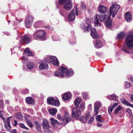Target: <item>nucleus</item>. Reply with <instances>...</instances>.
Listing matches in <instances>:
<instances>
[{
	"instance_id": "obj_25",
	"label": "nucleus",
	"mask_w": 133,
	"mask_h": 133,
	"mask_svg": "<svg viewBox=\"0 0 133 133\" xmlns=\"http://www.w3.org/2000/svg\"><path fill=\"white\" fill-rule=\"evenodd\" d=\"M91 28V26L89 25H88L86 27L84 24H82L81 25V28L82 29H84V31L85 32H89V30H90Z\"/></svg>"
},
{
	"instance_id": "obj_8",
	"label": "nucleus",
	"mask_w": 133,
	"mask_h": 133,
	"mask_svg": "<svg viewBox=\"0 0 133 133\" xmlns=\"http://www.w3.org/2000/svg\"><path fill=\"white\" fill-rule=\"evenodd\" d=\"M45 60L48 63L51 62L52 64L58 66L59 65V61L55 57H51L46 58H45Z\"/></svg>"
},
{
	"instance_id": "obj_26",
	"label": "nucleus",
	"mask_w": 133,
	"mask_h": 133,
	"mask_svg": "<svg viewBox=\"0 0 133 133\" xmlns=\"http://www.w3.org/2000/svg\"><path fill=\"white\" fill-rule=\"evenodd\" d=\"M87 120L88 121V123L91 124L94 121V116H91L90 115V113H88V115L87 116Z\"/></svg>"
},
{
	"instance_id": "obj_20",
	"label": "nucleus",
	"mask_w": 133,
	"mask_h": 133,
	"mask_svg": "<svg viewBox=\"0 0 133 133\" xmlns=\"http://www.w3.org/2000/svg\"><path fill=\"white\" fill-rule=\"evenodd\" d=\"M30 39L29 37L26 36H24L22 39L20 41V42H23L25 44H28L30 42Z\"/></svg>"
},
{
	"instance_id": "obj_24",
	"label": "nucleus",
	"mask_w": 133,
	"mask_h": 133,
	"mask_svg": "<svg viewBox=\"0 0 133 133\" xmlns=\"http://www.w3.org/2000/svg\"><path fill=\"white\" fill-rule=\"evenodd\" d=\"M24 53L26 55L30 56H33L34 54L33 52L30 51L29 48H26L24 52Z\"/></svg>"
},
{
	"instance_id": "obj_46",
	"label": "nucleus",
	"mask_w": 133,
	"mask_h": 133,
	"mask_svg": "<svg viewBox=\"0 0 133 133\" xmlns=\"http://www.w3.org/2000/svg\"><path fill=\"white\" fill-rule=\"evenodd\" d=\"M39 23L40 22L39 21L35 22L34 24V28H37L38 27Z\"/></svg>"
},
{
	"instance_id": "obj_43",
	"label": "nucleus",
	"mask_w": 133,
	"mask_h": 133,
	"mask_svg": "<svg viewBox=\"0 0 133 133\" xmlns=\"http://www.w3.org/2000/svg\"><path fill=\"white\" fill-rule=\"evenodd\" d=\"M26 122L29 126L30 128H32L33 126V125L32 124L31 120L29 121V120H28Z\"/></svg>"
},
{
	"instance_id": "obj_16",
	"label": "nucleus",
	"mask_w": 133,
	"mask_h": 133,
	"mask_svg": "<svg viewBox=\"0 0 133 133\" xmlns=\"http://www.w3.org/2000/svg\"><path fill=\"white\" fill-rule=\"evenodd\" d=\"M40 65H39V68L42 70L44 69H48V64L45 61H42L39 62Z\"/></svg>"
},
{
	"instance_id": "obj_17",
	"label": "nucleus",
	"mask_w": 133,
	"mask_h": 133,
	"mask_svg": "<svg viewBox=\"0 0 133 133\" xmlns=\"http://www.w3.org/2000/svg\"><path fill=\"white\" fill-rule=\"evenodd\" d=\"M105 22L107 26V27H110L112 24L111 20V16L110 15L107 16L105 20Z\"/></svg>"
},
{
	"instance_id": "obj_10",
	"label": "nucleus",
	"mask_w": 133,
	"mask_h": 133,
	"mask_svg": "<svg viewBox=\"0 0 133 133\" xmlns=\"http://www.w3.org/2000/svg\"><path fill=\"white\" fill-rule=\"evenodd\" d=\"M34 17L32 16H29L26 18L25 24L26 27L29 28L31 26L33 22Z\"/></svg>"
},
{
	"instance_id": "obj_58",
	"label": "nucleus",
	"mask_w": 133,
	"mask_h": 133,
	"mask_svg": "<svg viewBox=\"0 0 133 133\" xmlns=\"http://www.w3.org/2000/svg\"><path fill=\"white\" fill-rule=\"evenodd\" d=\"M83 95L85 98H86L88 96V95L85 93H83Z\"/></svg>"
},
{
	"instance_id": "obj_37",
	"label": "nucleus",
	"mask_w": 133,
	"mask_h": 133,
	"mask_svg": "<svg viewBox=\"0 0 133 133\" xmlns=\"http://www.w3.org/2000/svg\"><path fill=\"white\" fill-rule=\"evenodd\" d=\"M102 115H99L96 117V119L97 122H101L103 121L104 120L102 118Z\"/></svg>"
},
{
	"instance_id": "obj_31",
	"label": "nucleus",
	"mask_w": 133,
	"mask_h": 133,
	"mask_svg": "<svg viewBox=\"0 0 133 133\" xmlns=\"http://www.w3.org/2000/svg\"><path fill=\"white\" fill-rule=\"evenodd\" d=\"M71 97V95L70 93H66L63 97V99L65 100L69 99Z\"/></svg>"
},
{
	"instance_id": "obj_14",
	"label": "nucleus",
	"mask_w": 133,
	"mask_h": 133,
	"mask_svg": "<svg viewBox=\"0 0 133 133\" xmlns=\"http://www.w3.org/2000/svg\"><path fill=\"white\" fill-rule=\"evenodd\" d=\"M107 8L106 6L101 5L98 7L97 11L98 12L100 13L105 14H104L107 12Z\"/></svg>"
},
{
	"instance_id": "obj_28",
	"label": "nucleus",
	"mask_w": 133,
	"mask_h": 133,
	"mask_svg": "<svg viewBox=\"0 0 133 133\" xmlns=\"http://www.w3.org/2000/svg\"><path fill=\"white\" fill-rule=\"evenodd\" d=\"M107 98L110 100H113L117 101L118 100V97L115 95H112L107 96Z\"/></svg>"
},
{
	"instance_id": "obj_49",
	"label": "nucleus",
	"mask_w": 133,
	"mask_h": 133,
	"mask_svg": "<svg viewBox=\"0 0 133 133\" xmlns=\"http://www.w3.org/2000/svg\"><path fill=\"white\" fill-rule=\"evenodd\" d=\"M81 8L83 9H85L86 8V6L85 4L81 2Z\"/></svg>"
},
{
	"instance_id": "obj_62",
	"label": "nucleus",
	"mask_w": 133,
	"mask_h": 133,
	"mask_svg": "<svg viewBox=\"0 0 133 133\" xmlns=\"http://www.w3.org/2000/svg\"><path fill=\"white\" fill-rule=\"evenodd\" d=\"M96 55L98 56H99L101 55V53L99 52H96Z\"/></svg>"
},
{
	"instance_id": "obj_40",
	"label": "nucleus",
	"mask_w": 133,
	"mask_h": 133,
	"mask_svg": "<svg viewBox=\"0 0 133 133\" xmlns=\"http://www.w3.org/2000/svg\"><path fill=\"white\" fill-rule=\"evenodd\" d=\"M122 107L120 105L118 106L116 109H115V113L117 114L118 112V111L120 109H122Z\"/></svg>"
},
{
	"instance_id": "obj_30",
	"label": "nucleus",
	"mask_w": 133,
	"mask_h": 133,
	"mask_svg": "<svg viewBox=\"0 0 133 133\" xmlns=\"http://www.w3.org/2000/svg\"><path fill=\"white\" fill-rule=\"evenodd\" d=\"M49 111L50 114L54 116L57 112V109L56 108H50L49 109Z\"/></svg>"
},
{
	"instance_id": "obj_51",
	"label": "nucleus",
	"mask_w": 133,
	"mask_h": 133,
	"mask_svg": "<svg viewBox=\"0 0 133 133\" xmlns=\"http://www.w3.org/2000/svg\"><path fill=\"white\" fill-rule=\"evenodd\" d=\"M4 113V111L2 110V111H0V117L1 118L3 119V114Z\"/></svg>"
},
{
	"instance_id": "obj_63",
	"label": "nucleus",
	"mask_w": 133,
	"mask_h": 133,
	"mask_svg": "<svg viewBox=\"0 0 133 133\" xmlns=\"http://www.w3.org/2000/svg\"><path fill=\"white\" fill-rule=\"evenodd\" d=\"M91 107L92 105L91 104H89L88 106V108L89 109H91Z\"/></svg>"
},
{
	"instance_id": "obj_3",
	"label": "nucleus",
	"mask_w": 133,
	"mask_h": 133,
	"mask_svg": "<svg viewBox=\"0 0 133 133\" xmlns=\"http://www.w3.org/2000/svg\"><path fill=\"white\" fill-rule=\"evenodd\" d=\"M46 33L45 31L42 30H39L35 31L33 34L35 37L43 40L46 39L45 35Z\"/></svg>"
},
{
	"instance_id": "obj_39",
	"label": "nucleus",
	"mask_w": 133,
	"mask_h": 133,
	"mask_svg": "<svg viewBox=\"0 0 133 133\" xmlns=\"http://www.w3.org/2000/svg\"><path fill=\"white\" fill-rule=\"evenodd\" d=\"M16 117L19 120H21L22 119V115L20 112L16 113Z\"/></svg>"
},
{
	"instance_id": "obj_18",
	"label": "nucleus",
	"mask_w": 133,
	"mask_h": 133,
	"mask_svg": "<svg viewBox=\"0 0 133 133\" xmlns=\"http://www.w3.org/2000/svg\"><path fill=\"white\" fill-rule=\"evenodd\" d=\"M124 18L127 21H130L132 17L131 12L130 11L127 12L124 15Z\"/></svg>"
},
{
	"instance_id": "obj_34",
	"label": "nucleus",
	"mask_w": 133,
	"mask_h": 133,
	"mask_svg": "<svg viewBox=\"0 0 133 133\" xmlns=\"http://www.w3.org/2000/svg\"><path fill=\"white\" fill-rule=\"evenodd\" d=\"M34 65V64L33 63L29 62L26 64V67L29 69H31L33 68Z\"/></svg>"
},
{
	"instance_id": "obj_57",
	"label": "nucleus",
	"mask_w": 133,
	"mask_h": 133,
	"mask_svg": "<svg viewBox=\"0 0 133 133\" xmlns=\"http://www.w3.org/2000/svg\"><path fill=\"white\" fill-rule=\"evenodd\" d=\"M118 103H115L114 104L112 105H111V106L112 107L114 108L116 106H117L118 105Z\"/></svg>"
},
{
	"instance_id": "obj_27",
	"label": "nucleus",
	"mask_w": 133,
	"mask_h": 133,
	"mask_svg": "<svg viewBox=\"0 0 133 133\" xmlns=\"http://www.w3.org/2000/svg\"><path fill=\"white\" fill-rule=\"evenodd\" d=\"M66 72V74L65 76L66 78H68L70 77L74 74V71L72 69H69L68 71L67 70Z\"/></svg>"
},
{
	"instance_id": "obj_5",
	"label": "nucleus",
	"mask_w": 133,
	"mask_h": 133,
	"mask_svg": "<svg viewBox=\"0 0 133 133\" xmlns=\"http://www.w3.org/2000/svg\"><path fill=\"white\" fill-rule=\"evenodd\" d=\"M120 8V6L117 4H114L110 6L109 8V13L110 15H112V17H114L117 14V11Z\"/></svg>"
},
{
	"instance_id": "obj_35",
	"label": "nucleus",
	"mask_w": 133,
	"mask_h": 133,
	"mask_svg": "<svg viewBox=\"0 0 133 133\" xmlns=\"http://www.w3.org/2000/svg\"><path fill=\"white\" fill-rule=\"evenodd\" d=\"M125 35V34L124 32H121L118 35L117 38L118 39H122L124 37Z\"/></svg>"
},
{
	"instance_id": "obj_64",
	"label": "nucleus",
	"mask_w": 133,
	"mask_h": 133,
	"mask_svg": "<svg viewBox=\"0 0 133 133\" xmlns=\"http://www.w3.org/2000/svg\"><path fill=\"white\" fill-rule=\"evenodd\" d=\"M131 124L132 127H133V117L132 118L131 120Z\"/></svg>"
},
{
	"instance_id": "obj_19",
	"label": "nucleus",
	"mask_w": 133,
	"mask_h": 133,
	"mask_svg": "<svg viewBox=\"0 0 133 133\" xmlns=\"http://www.w3.org/2000/svg\"><path fill=\"white\" fill-rule=\"evenodd\" d=\"M75 10H72L71 13L69 15L68 18L70 21H73L74 20L75 17Z\"/></svg>"
},
{
	"instance_id": "obj_21",
	"label": "nucleus",
	"mask_w": 133,
	"mask_h": 133,
	"mask_svg": "<svg viewBox=\"0 0 133 133\" xmlns=\"http://www.w3.org/2000/svg\"><path fill=\"white\" fill-rule=\"evenodd\" d=\"M88 115V113L86 114L85 116H82L80 117L79 119L80 121L82 123H85L87 121V116Z\"/></svg>"
},
{
	"instance_id": "obj_45",
	"label": "nucleus",
	"mask_w": 133,
	"mask_h": 133,
	"mask_svg": "<svg viewBox=\"0 0 133 133\" xmlns=\"http://www.w3.org/2000/svg\"><path fill=\"white\" fill-rule=\"evenodd\" d=\"M113 109H114V108L111 106V105H110L108 108V111L110 115L111 114V112L112 111Z\"/></svg>"
},
{
	"instance_id": "obj_12",
	"label": "nucleus",
	"mask_w": 133,
	"mask_h": 133,
	"mask_svg": "<svg viewBox=\"0 0 133 133\" xmlns=\"http://www.w3.org/2000/svg\"><path fill=\"white\" fill-rule=\"evenodd\" d=\"M90 30H91V36L93 38L95 39L99 37V36L97 34L95 28L91 27Z\"/></svg>"
},
{
	"instance_id": "obj_29",
	"label": "nucleus",
	"mask_w": 133,
	"mask_h": 133,
	"mask_svg": "<svg viewBox=\"0 0 133 133\" xmlns=\"http://www.w3.org/2000/svg\"><path fill=\"white\" fill-rule=\"evenodd\" d=\"M4 126L6 128H8L7 129L9 130L11 127V126L10 124V120L9 117L8 118L6 119V121L5 122Z\"/></svg>"
},
{
	"instance_id": "obj_6",
	"label": "nucleus",
	"mask_w": 133,
	"mask_h": 133,
	"mask_svg": "<svg viewBox=\"0 0 133 133\" xmlns=\"http://www.w3.org/2000/svg\"><path fill=\"white\" fill-rule=\"evenodd\" d=\"M68 69L64 67L63 66H61V68H59L58 71H56L55 73V76L58 77H64V74L66 72Z\"/></svg>"
},
{
	"instance_id": "obj_23",
	"label": "nucleus",
	"mask_w": 133,
	"mask_h": 133,
	"mask_svg": "<svg viewBox=\"0 0 133 133\" xmlns=\"http://www.w3.org/2000/svg\"><path fill=\"white\" fill-rule=\"evenodd\" d=\"M34 122L37 131L39 132H41V129L40 123L37 121H35Z\"/></svg>"
},
{
	"instance_id": "obj_36",
	"label": "nucleus",
	"mask_w": 133,
	"mask_h": 133,
	"mask_svg": "<svg viewBox=\"0 0 133 133\" xmlns=\"http://www.w3.org/2000/svg\"><path fill=\"white\" fill-rule=\"evenodd\" d=\"M81 98H77L74 101V104L76 107L78 106L81 102Z\"/></svg>"
},
{
	"instance_id": "obj_9",
	"label": "nucleus",
	"mask_w": 133,
	"mask_h": 133,
	"mask_svg": "<svg viewBox=\"0 0 133 133\" xmlns=\"http://www.w3.org/2000/svg\"><path fill=\"white\" fill-rule=\"evenodd\" d=\"M48 104L58 106L60 104V102L58 100H55L53 97H48L47 99Z\"/></svg>"
},
{
	"instance_id": "obj_54",
	"label": "nucleus",
	"mask_w": 133,
	"mask_h": 133,
	"mask_svg": "<svg viewBox=\"0 0 133 133\" xmlns=\"http://www.w3.org/2000/svg\"><path fill=\"white\" fill-rule=\"evenodd\" d=\"M22 60H23L24 62H26L27 61L26 58L25 56H23L22 58Z\"/></svg>"
},
{
	"instance_id": "obj_32",
	"label": "nucleus",
	"mask_w": 133,
	"mask_h": 133,
	"mask_svg": "<svg viewBox=\"0 0 133 133\" xmlns=\"http://www.w3.org/2000/svg\"><path fill=\"white\" fill-rule=\"evenodd\" d=\"M121 101L122 103L126 104L127 106L133 107V105L126 101L124 99H122Z\"/></svg>"
},
{
	"instance_id": "obj_41",
	"label": "nucleus",
	"mask_w": 133,
	"mask_h": 133,
	"mask_svg": "<svg viewBox=\"0 0 133 133\" xmlns=\"http://www.w3.org/2000/svg\"><path fill=\"white\" fill-rule=\"evenodd\" d=\"M4 103L3 101L0 100V110H3L4 108Z\"/></svg>"
},
{
	"instance_id": "obj_13",
	"label": "nucleus",
	"mask_w": 133,
	"mask_h": 133,
	"mask_svg": "<svg viewBox=\"0 0 133 133\" xmlns=\"http://www.w3.org/2000/svg\"><path fill=\"white\" fill-rule=\"evenodd\" d=\"M42 125L43 127V129L45 130L46 129L48 131L49 129V122L46 119L43 120L42 124Z\"/></svg>"
},
{
	"instance_id": "obj_4",
	"label": "nucleus",
	"mask_w": 133,
	"mask_h": 133,
	"mask_svg": "<svg viewBox=\"0 0 133 133\" xmlns=\"http://www.w3.org/2000/svg\"><path fill=\"white\" fill-rule=\"evenodd\" d=\"M59 3L61 5L63 4V8L66 10H69L72 8L71 0H59Z\"/></svg>"
},
{
	"instance_id": "obj_7",
	"label": "nucleus",
	"mask_w": 133,
	"mask_h": 133,
	"mask_svg": "<svg viewBox=\"0 0 133 133\" xmlns=\"http://www.w3.org/2000/svg\"><path fill=\"white\" fill-rule=\"evenodd\" d=\"M108 15H96L95 19V24H100L99 22H102L105 20Z\"/></svg>"
},
{
	"instance_id": "obj_11",
	"label": "nucleus",
	"mask_w": 133,
	"mask_h": 133,
	"mask_svg": "<svg viewBox=\"0 0 133 133\" xmlns=\"http://www.w3.org/2000/svg\"><path fill=\"white\" fill-rule=\"evenodd\" d=\"M62 120L63 122L65 123L66 124L71 121V118L69 117V114L68 112H65Z\"/></svg>"
},
{
	"instance_id": "obj_2",
	"label": "nucleus",
	"mask_w": 133,
	"mask_h": 133,
	"mask_svg": "<svg viewBox=\"0 0 133 133\" xmlns=\"http://www.w3.org/2000/svg\"><path fill=\"white\" fill-rule=\"evenodd\" d=\"M85 104L84 102H82L79 108H73L72 110V116L77 119L81 115V112L85 109Z\"/></svg>"
},
{
	"instance_id": "obj_22",
	"label": "nucleus",
	"mask_w": 133,
	"mask_h": 133,
	"mask_svg": "<svg viewBox=\"0 0 133 133\" xmlns=\"http://www.w3.org/2000/svg\"><path fill=\"white\" fill-rule=\"evenodd\" d=\"M26 102L30 104H33L35 103L34 99L31 97H28L25 99Z\"/></svg>"
},
{
	"instance_id": "obj_60",
	"label": "nucleus",
	"mask_w": 133,
	"mask_h": 133,
	"mask_svg": "<svg viewBox=\"0 0 133 133\" xmlns=\"http://www.w3.org/2000/svg\"><path fill=\"white\" fill-rule=\"evenodd\" d=\"M97 125L98 127H101L102 126V124L99 123H97Z\"/></svg>"
},
{
	"instance_id": "obj_38",
	"label": "nucleus",
	"mask_w": 133,
	"mask_h": 133,
	"mask_svg": "<svg viewBox=\"0 0 133 133\" xmlns=\"http://www.w3.org/2000/svg\"><path fill=\"white\" fill-rule=\"evenodd\" d=\"M50 119L51 120V124L53 126H54L56 124L57 125L59 123L57 120L53 118H51Z\"/></svg>"
},
{
	"instance_id": "obj_61",
	"label": "nucleus",
	"mask_w": 133,
	"mask_h": 133,
	"mask_svg": "<svg viewBox=\"0 0 133 133\" xmlns=\"http://www.w3.org/2000/svg\"><path fill=\"white\" fill-rule=\"evenodd\" d=\"M11 133H17V132L16 130L14 129L12 130Z\"/></svg>"
},
{
	"instance_id": "obj_55",
	"label": "nucleus",
	"mask_w": 133,
	"mask_h": 133,
	"mask_svg": "<svg viewBox=\"0 0 133 133\" xmlns=\"http://www.w3.org/2000/svg\"><path fill=\"white\" fill-rule=\"evenodd\" d=\"M126 111L127 112L130 114L131 112V110L129 108L127 109Z\"/></svg>"
},
{
	"instance_id": "obj_15",
	"label": "nucleus",
	"mask_w": 133,
	"mask_h": 133,
	"mask_svg": "<svg viewBox=\"0 0 133 133\" xmlns=\"http://www.w3.org/2000/svg\"><path fill=\"white\" fill-rule=\"evenodd\" d=\"M94 112L96 115H97L98 113V111L100 107L101 104L100 102L98 101L95 102L94 104Z\"/></svg>"
},
{
	"instance_id": "obj_47",
	"label": "nucleus",
	"mask_w": 133,
	"mask_h": 133,
	"mask_svg": "<svg viewBox=\"0 0 133 133\" xmlns=\"http://www.w3.org/2000/svg\"><path fill=\"white\" fill-rule=\"evenodd\" d=\"M19 126L21 128L27 130H29V129L25 126L24 125L23 123H21L19 124Z\"/></svg>"
},
{
	"instance_id": "obj_59",
	"label": "nucleus",
	"mask_w": 133,
	"mask_h": 133,
	"mask_svg": "<svg viewBox=\"0 0 133 133\" xmlns=\"http://www.w3.org/2000/svg\"><path fill=\"white\" fill-rule=\"evenodd\" d=\"M128 79H130L131 82L133 83V77H130L128 78Z\"/></svg>"
},
{
	"instance_id": "obj_48",
	"label": "nucleus",
	"mask_w": 133,
	"mask_h": 133,
	"mask_svg": "<svg viewBox=\"0 0 133 133\" xmlns=\"http://www.w3.org/2000/svg\"><path fill=\"white\" fill-rule=\"evenodd\" d=\"M25 119L26 121L28 120H29V121L31 119V118L30 116L29 115H27L25 116Z\"/></svg>"
},
{
	"instance_id": "obj_1",
	"label": "nucleus",
	"mask_w": 133,
	"mask_h": 133,
	"mask_svg": "<svg viewBox=\"0 0 133 133\" xmlns=\"http://www.w3.org/2000/svg\"><path fill=\"white\" fill-rule=\"evenodd\" d=\"M125 42L128 48L125 45H124L122 48V49L124 52L129 53L130 52L128 50V48L130 49L133 50V35L130 34L127 36Z\"/></svg>"
},
{
	"instance_id": "obj_33",
	"label": "nucleus",
	"mask_w": 133,
	"mask_h": 133,
	"mask_svg": "<svg viewBox=\"0 0 133 133\" xmlns=\"http://www.w3.org/2000/svg\"><path fill=\"white\" fill-rule=\"evenodd\" d=\"M95 46L97 48H100L102 46V43L98 40H96V41Z\"/></svg>"
},
{
	"instance_id": "obj_44",
	"label": "nucleus",
	"mask_w": 133,
	"mask_h": 133,
	"mask_svg": "<svg viewBox=\"0 0 133 133\" xmlns=\"http://www.w3.org/2000/svg\"><path fill=\"white\" fill-rule=\"evenodd\" d=\"M125 85L126 88H128L131 86V85L130 82H127L125 83Z\"/></svg>"
},
{
	"instance_id": "obj_50",
	"label": "nucleus",
	"mask_w": 133,
	"mask_h": 133,
	"mask_svg": "<svg viewBox=\"0 0 133 133\" xmlns=\"http://www.w3.org/2000/svg\"><path fill=\"white\" fill-rule=\"evenodd\" d=\"M59 12L61 14L63 15V14L64 13L65 10L63 9H61L60 10Z\"/></svg>"
},
{
	"instance_id": "obj_42",
	"label": "nucleus",
	"mask_w": 133,
	"mask_h": 133,
	"mask_svg": "<svg viewBox=\"0 0 133 133\" xmlns=\"http://www.w3.org/2000/svg\"><path fill=\"white\" fill-rule=\"evenodd\" d=\"M52 38L54 41H57L59 40L58 39V36L57 35H54L52 36Z\"/></svg>"
},
{
	"instance_id": "obj_56",
	"label": "nucleus",
	"mask_w": 133,
	"mask_h": 133,
	"mask_svg": "<svg viewBox=\"0 0 133 133\" xmlns=\"http://www.w3.org/2000/svg\"><path fill=\"white\" fill-rule=\"evenodd\" d=\"M57 118L59 120H61V115L60 114H58L57 115Z\"/></svg>"
},
{
	"instance_id": "obj_53",
	"label": "nucleus",
	"mask_w": 133,
	"mask_h": 133,
	"mask_svg": "<svg viewBox=\"0 0 133 133\" xmlns=\"http://www.w3.org/2000/svg\"><path fill=\"white\" fill-rule=\"evenodd\" d=\"M18 124L17 122V121L15 120L14 121V122H13V125L14 126H16L17 124Z\"/></svg>"
},
{
	"instance_id": "obj_52",
	"label": "nucleus",
	"mask_w": 133,
	"mask_h": 133,
	"mask_svg": "<svg viewBox=\"0 0 133 133\" xmlns=\"http://www.w3.org/2000/svg\"><path fill=\"white\" fill-rule=\"evenodd\" d=\"M28 92V89H26L23 91L22 93L24 94H27Z\"/></svg>"
}]
</instances>
